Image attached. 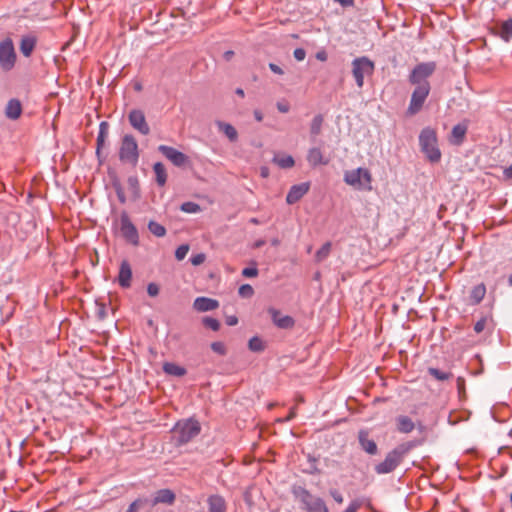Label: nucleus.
<instances>
[{
	"label": "nucleus",
	"instance_id": "11",
	"mask_svg": "<svg viewBox=\"0 0 512 512\" xmlns=\"http://www.w3.org/2000/svg\"><path fill=\"white\" fill-rule=\"evenodd\" d=\"M120 232L125 240L132 245L137 246L139 244L137 228L132 223L126 212H123L120 216Z\"/></svg>",
	"mask_w": 512,
	"mask_h": 512
},
{
	"label": "nucleus",
	"instance_id": "58",
	"mask_svg": "<svg viewBox=\"0 0 512 512\" xmlns=\"http://www.w3.org/2000/svg\"><path fill=\"white\" fill-rule=\"evenodd\" d=\"M254 117L258 122H261L263 120V114L260 110L254 111Z\"/></svg>",
	"mask_w": 512,
	"mask_h": 512
},
{
	"label": "nucleus",
	"instance_id": "15",
	"mask_svg": "<svg viewBox=\"0 0 512 512\" xmlns=\"http://www.w3.org/2000/svg\"><path fill=\"white\" fill-rule=\"evenodd\" d=\"M358 441L360 447L369 455H376L378 453V447L373 439L369 438V432L366 430H360L358 433Z\"/></svg>",
	"mask_w": 512,
	"mask_h": 512
},
{
	"label": "nucleus",
	"instance_id": "32",
	"mask_svg": "<svg viewBox=\"0 0 512 512\" xmlns=\"http://www.w3.org/2000/svg\"><path fill=\"white\" fill-rule=\"evenodd\" d=\"M500 37L505 41H509L512 38V19H508L502 23Z\"/></svg>",
	"mask_w": 512,
	"mask_h": 512
},
{
	"label": "nucleus",
	"instance_id": "43",
	"mask_svg": "<svg viewBox=\"0 0 512 512\" xmlns=\"http://www.w3.org/2000/svg\"><path fill=\"white\" fill-rule=\"evenodd\" d=\"M147 502L146 499H137L135 501H133L128 509H127V512H138L139 508L144 505L145 503Z\"/></svg>",
	"mask_w": 512,
	"mask_h": 512
},
{
	"label": "nucleus",
	"instance_id": "28",
	"mask_svg": "<svg viewBox=\"0 0 512 512\" xmlns=\"http://www.w3.org/2000/svg\"><path fill=\"white\" fill-rule=\"evenodd\" d=\"M153 171L156 176V182L159 186H164L167 182V172L165 166L161 162L153 165Z\"/></svg>",
	"mask_w": 512,
	"mask_h": 512
},
{
	"label": "nucleus",
	"instance_id": "35",
	"mask_svg": "<svg viewBox=\"0 0 512 512\" xmlns=\"http://www.w3.org/2000/svg\"><path fill=\"white\" fill-rule=\"evenodd\" d=\"M248 347L253 352H262L265 349V344L261 338L254 336L249 340Z\"/></svg>",
	"mask_w": 512,
	"mask_h": 512
},
{
	"label": "nucleus",
	"instance_id": "7",
	"mask_svg": "<svg viewBox=\"0 0 512 512\" xmlns=\"http://www.w3.org/2000/svg\"><path fill=\"white\" fill-rule=\"evenodd\" d=\"M435 69V62L417 64L409 75V82L415 86L429 84L428 78L434 73Z\"/></svg>",
	"mask_w": 512,
	"mask_h": 512
},
{
	"label": "nucleus",
	"instance_id": "46",
	"mask_svg": "<svg viewBox=\"0 0 512 512\" xmlns=\"http://www.w3.org/2000/svg\"><path fill=\"white\" fill-rule=\"evenodd\" d=\"M205 258H206L205 254L198 253V254L191 256L190 262L192 263V265L198 266V265H201L205 261Z\"/></svg>",
	"mask_w": 512,
	"mask_h": 512
},
{
	"label": "nucleus",
	"instance_id": "34",
	"mask_svg": "<svg viewBox=\"0 0 512 512\" xmlns=\"http://www.w3.org/2000/svg\"><path fill=\"white\" fill-rule=\"evenodd\" d=\"M323 116L322 115H316L310 124V132L313 136H317L320 134L323 124Z\"/></svg>",
	"mask_w": 512,
	"mask_h": 512
},
{
	"label": "nucleus",
	"instance_id": "4",
	"mask_svg": "<svg viewBox=\"0 0 512 512\" xmlns=\"http://www.w3.org/2000/svg\"><path fill=\"white\" fill-rule=\"evenodd\" d=\"M119 159L124 163L135 166L139 159L138 144L134 136L126 134L123 136L119 149Z\"/></svg>",
	"mask_w": 512,
	"mask_h": 512
},
{
	"label": "nucleus",
	"instance_id": "36",
	"mask_svg": "<svg viewBox=\"0 0 512 512\" xmlns=\"http://www.w3.org/2000/svg\"><path fill=\"white\" fill-rule=\"evenodd\" d=\"M274 162L281 168H291L294 166V159L292 156L275 157Z\"/></svg>",
	"mask_w": 512,
	"mask_h": 512
},
{
	"label": "nucleus",
	"instance_id": "49",
	"mask_svg": "<svg viewBox=\"0 0 512 512\" xmlns=\"http://www.w3.org/2000/svg\"><path fill=\"white\" fill-rule=\"evenodd\" d=\"M293 56L297 61H303L306 57V51L303 48H296Z\"/></svg>",
	"mask_w": 512,
	"mask_h": 512
},
{
	"label": "nucleus",
	"instance_id": "10",
	"mask_svg": "<svg viewBox=\"0 0 512 512\" xmlns=\"http://www.w3.org/2000/svg\"><path fill=\"white\" fill-rule=\"evenodd\" d=\"M430 84H424L422 86H416L412 92L410 103L407 109L409 115L417 114L423 107L429 93Z\"/></svg>",
	"mask_w": 512,
	"mask_h": 512
},
{
	"label": "nucleus",
	"instance_id": "12",
	"mask_svg": "<svg viewBox=\"0 0 512 512\" xmlns=\"http://www.w3.org/2000/svg\"><path fill=\"white\" fill-rule=\"evenodd\" d=\"M158 151L177 167H184L189 163V157L186 154L171 146L160 145Z\"/></svg>",
	"mask_w": 512,
	"mask_h": 512
},
{
	"label": "nucleus",
	"instance_id": "50",
	"mask_svg": "<svg viewBox=\"0 0 512 512\" xmlns=\"http://www.w3.org/2000/svg\"><path fill=\"white\" fill-rule=\"evenodd\" d=\"M330 495L333 497V499L338 503V504H342L343 501H344V498L342 496V494L338 491V490H331L330 491Z\"/></svg>",
	"mask_w": 512,
	"mask_h": 512
},
{
	"label": "nucleus",
	"instance_id": "14",
	"mask_svg": "<svg viewBox=\"0 0 512 512\" xmlns=\"http://www.w3.org/2000/svg\"><path fill=\"white\" fill-rule=\"evenodd\" d=\"M268 312L271 315L273 323L278 328L290 329L295 324V321L291 316L281 315L280 311L275 308H269Z\"/></svg>",
	"mask_w": 512,
	"mask_h": 512
},
{
	"label": "nucleus",
	"instance_id": "44",
	"mask_svg": "<svg viewBox=\"0 0 512 512\" xmlns=\"http://www.w3.org/2000/svg\"><path fill=\"white\" fill-rule=\"evenodd\" d=\"M211 349L219 355L226 354V347H225L224 343H222V342H219V341L213 342L211 344Z\"/></svg>",
	"mask_w": 512,
	"mask_h": 512
},
{
	"label": "nucleus",
	"instance_id": "9",
	"mask_svg": "<svg viewBox=\"0 0 512 512\" xmlns=\"http://www.w3.org/2000/svg\"><path fill=\"white\" fill-rule=\"evenodd\" d=\"M16 62V52L13 41L6 38L0 42V66L3 70H11Z\"/></svg>",
	"mask_w": 512,
	"mask_h": 512
},
{
	"label": "nucleus",
	"instance_id": "41",
	"mask_svg": "<svg viewBox=\"0 0 512 512\" xmlns=\"http://www.w3.org/2000/svg\"><path fill=\"white\" fill-rule=\"evenodd\" d=\"M188 251H189V245H188V244H182V245H180V246L176 249V251H175V257H176V259H177V260H179V261L183 260V259L186 257V255H187Z\"/></svg>",
	"mask_w": 512,
	"mask_h": 512
},
{
	"label": "nucleus",
	"instance_id": "60",
	"mask_svg": "<svg viewBox=\"0 0 512 512\" xmlns=\"http://www.w3.org/2000/svg\"><path fill=\"white\" fill-rule=\"evenodd\" d=\"M235 93L242 98L245 96L244 90L242 88H237Z\"/></svg>",
	"mask_w": 512,
	"mask_h": 512
},
{
	"label": "nucleus",
	"instance_id": "20",
	"mask_svg": "<svg viewBox=\"0 0 512 512\" xmlns=\"http://www.w3.org/2000/svg\"><path fill=\"white\" fill-rule=\"evenodd\" d=\"M208 511L209 512H226L227 504L225 499L219 495H210L207 499Z\"/></svg>",
	"mask_w": 512,
	"mask_h": 512
},
{
	"label": "nucleus",
	"instance_id": "40",
	"mask_svg": "<svg viewBox=\"0 0 512 512\" xmlns=\"http://www.w3.org/2000/svg\"><path fill=\"white\" fill-rule=\"evenodd\" d=\"M203 323L206 327L210 328L213 331H218L220 328V323L217 319L211 317H205L203 319Z\"/></svg>",
	"mask_w": 512,
	"mask_h": 512
},
{
	"label": "nucleus",
	"instance_id": "52",
	"mask_svg": "<svg viewBox=\"0 0 512 512\" xmlns=\"http://www.w3.org/2000/svg\"><path fill=\"white\" fill-rule=\"evenodd\" d=\"M269 68L275 74L282 75L284 73L283 69L277 64L270 63Z\"/></svg>",
	"mask_w": 512,
	"mask_h": 512
},
{
	"label": "nucleus",
	"instance_id": "64",
	"mask_svg": "<svg viewBox=\"0 0 512 512\" xmlns=\"http://www.w3.org/2000/svg\"><path fill=\"white\" fill-rule=\"evenodd\" d=\"M509 285L512 286V274L508 278Z\"/></svg>",
	"mask_w": 512,
	"mask_h": 512
},
{
	"label": "nucleus",
	"instance_id": "13",
	"mask_svg": "<svg viewBox=\"0 0 512 512\" xmlns=\"http://www.w3.org/2000/svg\"><path fill=\"white\" fill-rule=\"evenodd\" d=\"M128 120L130 125L143 135L150 133L149 125L146 122L144 113L141 110L133 109L129 112Z\"/></svg>",
	"mask_w": 512,
	"mask_h": 512
},
{
	"label": "nucleus",
	"instance_id": "29",
	"mask_svg": "<svg viewBox=\"0 0 512 512\" xmlns=\"http://www.w3.org/2000/svg\"><path fill=\"white\" fill-rule=\"evenodd\" d=\"M163 371L168 375L177 377H181L186 374V369L184 367L171 362H166L163 364Z\"/></svg>",
	"mask_w": 512,
	"mask_h": 512
},
{
	"label": "nucleus",
	"instance_id": "31",
	"mask_svg": "<svg viewBox=\"0 0 512 512\" xmlns=\"http://www.w3.org/2000/svg\"><path fill=\"white\" fill-rule=\"evenodd\" d=\"M331 248V242L324 243L322 247L315 253V261L317 263L324 261L330 255Z\"/></svg>",
	"mask_w": 512,
	"mask_h": 512
},
{
	"label": "nucleus",
	"instance_id": "6",
	"mask_svg": "<svg viewBox=\"0 0 512 512\" xmlns=\"http://www.w3.org/2000/svg\"><path fill=\"white\" fill-rule=\"evenodd\" d=\"M374 69V63L366 56L355 58L352 61V74L359 88L364 85V77L372 75Z\"/></svg>",
	"mask_w": 512,
	"mask_h": 512
},
{
	"label": "nucleus",
	"instance_id": "47",
	"mask_svg": "<svg viewBox=\"0 0 512 512\" xmlns=\"http://www.w3.org/2000/svg\"><path fill=\"white\" fill-rule=\"evenodd\" d=\"M242 275L248 278L256 277L258 275V269L255 266L246 267L242 270Z\"/></svg>",
	"mask_w": 512,
	"mask_h": 512
},
{
	"label": "nucleus",
	"instance_id": "57",
	"mask_svg": "<svg viewBox=\"0 0 512 512\" xmlns=\"http://www.w3.org/2000/svg\"><path fill=\"white\" fill-rule=\"evenodd\" d=\"M234 56V52L232 50H228L226 51L224 54H223V58L226 60V61H230L232 59V57Z\"/></svg>",
	"mask_w": 512,
	"mask_h": 512
},
{
	"label": "nucleus",
	"instance_id": "23",
	"mask_svg": "<svg viewBox=\"0 0 512 512\" xmlns=\"http://www.w3.org/2000/svg\"><path fill=\"white\" fill-rule=\"evenodd\" d=\"M37 39L34 36L27 35L23 36L20 42V51L25 57H29L35 46H36Z\"/></svg>",
	"mask_w": 512,
	"mask_h": 512
},
{
	"label": "nucleus",
	"instance_id": "18",
	"mask_svg": "<svg viewBox=\"0 0 512 512\" xmlns=\"http://www.w3.org/2000/svg\"><path fill=\"white\" fill-rule=\"evenodd\" d=\"M132 269L128 261L123 260L120 264L118 283L122 288L131 286Z\"/></svg>",
	"mask_w": 512,
	"mask_h": 512
},
{
	"label": "nucleus",
	"instance_id": "55",
	"mask_svg": "<svg viewBox=\"0 0 512 512\" xmlns=\"http://www.w3.org/2000/svg\"><path fill=\"white\" fill-rule=\"evenodd\" d=\"M504 176L507 178V179H512V164L505 168L504 170Z\"/></svg>",
	"mask_w": 512,
	"mask_h": 512
},
{
	"label": "nucleus",
	"instance_id": "22",
	"mask_svg": "<svg viewBox=\"0 0 512 512\" xmlns=\"http://www.w3.org/2000/svg\"><path fill=\"white\" fill-rule=\"evenodd\" d=\"M397 430L400 433L408 434L415 428V424L412 419L406 415H400L396 418Z\"/></svg>",
	"mask_w": 512,
	"mask_h": 512
},
{
	"label": "nucleus",
	"instance_id": "30",
	"mask_svg": "<svg viewBox=\"0 0 512 512\" xmlns=\"http://www.w3.org/2000/svg\"><path fill=\"white\" fill-rule=\"evenodd\" d=\"M108 135V123L103 121L100 123L99 125V132H98V136H97V154H99L100 152V149L103 147L104 143H105V139Z\"/></svg>",
	"mask_w": 512,
	"mask_h": 512
},
{
	"label": "nucleus",
	"instance_id": "61",
	"mask_svg": "<svg viewBox=\"0 0 512 512\" xmlns=\"http://www.w3.org/2000/svg\"><path fill=\"white\" fill-rule=\"evenodd\" d=\"M268 174H269V172H268V168H266V167H262V168H261V176H262V177H267V176H268Z\"/></svg>",
	"mask_w": 512,
	"mask_h": 512
},
{
	"label": "nucleus",
	"instance_id": "59",
	"mask_svg": "<svg viewBox=\"0 0 512 512\" xmlns=\"http://www.w3.org/2000/svg\"><path fill=\"white\" fill-rule=\"evenodd\" d=\"M296 415V411H295V408H292L289 415L286 417V421H290L292 420Z\"/></svg>",
	"mask_w": 512,
	"mask_h": 512
},
{
	"label": "nucleus",
	"instance_id": "51",
	"mask_svg": "<svg viewBox=\"0 0 512 512\" xmlns=\"http://www.w3.org/2000/svg\"><path fill=\"white\" fill-rule=\"evenodd\" d=\"M277 109L281 112V113H287L289 110H290V106L287 102H278L277 103Z\"/></svg>",
	"mask_w": 512,
	"mask_h": 512
},
{
	"label": "nucleus",
	"instance_id": "26",
	"mask_svg": "<svg viewBox=\"0 0 512 512\" xmlns=\"http://www.w3.org/2000/svg\"><path fill=\"white\" fill-rule=\"evenodd\" d=\"M216 125L218 129L223 132L231 142H235L238 139V132L231 124L217 121Z\"/></svg>",
	"mask_w": 512,
	"mask_h": 512
},
{
	"label": "nucleus",
	"instance_id": "5",
	"mask_svg": "<svg viewBox=\"0 0 512 512\" xmlns=\"http://www.w3.org/2000/svg\"><path fill=\"white\" fill-rule=\"evenodd\" d=\"M201 427L197 420L187 419L179 421L174 427V433L178 435V444H186L200 433Z\"/></svg>",
	"mask_w": 512,
	"mask_h": 512
},
{
	"label": "nucleus",
	"instance_id": "42",
	"mask_svg": "<svg viewBox=\"0 0 512 512\" xmlns=\"http://www.w3.org/2000/svg\"><path fill=\"white\" fill-rule=\"evenodd\" d=\"M362 506V501L359 499L352 500L343 512H358Z\"/></svg>",
	"mask_w": 512,
	"mask_h": 512
},
{
	"label": "nucleus",
	"instance_id": "56",
	"mask_svg": "<svg viewBox=\"0 0 512 512\" xmlns=\"http://www.w3.org/2000/svg\"><path fill=\"white\" fill-rule=\"evenodd\" d=\"M336 2L340 3L342 6H352L354 1L353 0H335Z\"/></svg>",
	"mask_w": 512,
	"mask_h": 512
},
{
	"label": "nucleus",
	"instance_id": "1",
	"mask_svg": "<svg viewBox=\"0 0 512 512\" xmlns=\"http://www.w3.org/2000/svg\"><path fill=\"white\" fill-rule=\"evenodd\" d=\"M411 442L398 445L385 456V459L378 463L374 470L377 474H388L393 472L403 461L406 454L411 450Z\"/></svg>",
	"mask_w": 512,
	"mask_h": 512
},
{
	"label": "nucleus",
	"instance_id": "33",
	"mask_svg": "<svg viewBox=\"0 0 512 512\" xmlns=\"http://www.w3.org/2000/svg\"><path fill=\"white\" fill-rule=\"evenodd\" d=\"M148 229L156 237H163L166 235V228L156 221H150L148 223Z\"/></svg>",
	"mask_w": 512,
	"mask_h": 512
},
{
	"label": "nucleus",
	"instance_id": "38",
	"mask_svg": "<svg viewBox=\"0 0 512 512\" xmlns=\"http://www.w3.org/2000/svg\"><path fill=\"white\" fill-rule=\"evenodd\" d=\"M181 210L186 213H198L201 208L197 203L194 202H185L181 205Z\"/></svg>",
	"mask_w": 512,
	"mask_h": 512
},
{
	"label": "nucleus",
	"instance_id": "3",
	"mask_svg": "<svg viewBox=\"0 0 512 512\" xmlns=\"http://www.w3.org/2000/svg\"><path fill=\"white\" fill-rule=\"evenodd\" d=\"M344 182L359 191L372 190V175L366 168H356L345 171Z\"/></svg>",
	"mask_w": 512,
	"mask_h": 512
},
{
	"label": "nucleus",
	"instance_id": "48",
	"mask_svg": "<svg viewBox=\"0 0 512 512\" xmlns=\"http://www.w3.org/2000/svg\"><path fill=\"white\" fill-rule=\"evenodd\" d=\"M147 293L151 296V297H155L159 294V287L157 284L155 283H149L148 286H147Z\"/></svg>",
	"mask_w": 512,
	"mask_h": 512
},
{
	"label": "nucleus",
	"instance_id": "63",
	"mask_svg": "<svg viewBox=\"0 0 512 512\" xmlns=\"http://www.w3.org/2000/svg\"><path fill=\"white\" fill-rule=\"evenodd\" d=\"M129 183L132 185H136L138 183L136 178H129Z\"/></svg>",
	"mask_w": 512,
	"mask_h": 512
},
{
	"label": "nucleus",
	"instance_id": "62",
	"mask_svg": "<svg viewBox=\"0 0 512 512\" xmlns=\"http://www.w3.org/2000/svg\"><path fill=\"white\" fill-rule=\"evenodd\" d=\"M117 194H118V198H119L120 202L124 203L125 202L124 194L120 191H118Z\"/></svg>",
	"mask_w": 512,
	"mask_h": 512
},
{
	"label": "nucleus",
	"instance_id": "37",
	"mask_svg": "<svg viewBox=\"0 0 512 512\" xmlns=\"http://www.w3.org/2000/svg\"><path fill=\"white\" fill-rule=\"evenodd\" d=\"M428 372L431 376L440 381L448 380L451 377V373L441 371L437 368H429Z\"/></svg>",
	"mask_w": 512,
	"mask_h": 512
},
{
	"label": "nucleus",
	"instance_id": "24",
	"mask_svg": "<svg viewBox=\"0 0 512 512\" xmlns=\"http://www.w3.org/2000/svg\"><path fill=\"white\" fill-rule=\"evenodd\" d=\"M467 127L464 124H457L453 127L450 136V142L455 145H460L466 135Z\"/></svg>",
	"mask_w": 512,
	"mask_h": 512
},
{
	"label": "nucleus",
	"instance_id": "25",
	"mask_svg": "<svg viewBox=\"0 0 512 512\" xmlns=\"http://www.w3.org/2000/svg\"><path fill=\"white\" fill-rule=\"evenodd\" d=\"M307 160L309 164L314 167L328 163V161L324 159L323 154L319 148H311L308 151Z\"/></svg>",
	"mask_w": 512,
	"mask_h": 512
},
{
	"label": "nucleus",
	"instance_id": "27",
	"mask_svg": "<svg viewBox=\"0 0 512 512\" xmlns=\"http://www.w3.org/2000/svg\"><path fill=\"white\" fill-rule=\"evenodd\" d=\"M486 294V287L484 284L476 285L472 288L470 292V301L472 304L477 305L479 304Z\"/></svg>",
	"mask_w": 512,
	"mask_h": 512
},
{
	"label": "nucleus",
	"instance_id": "16",
	"mask_svg": "<svg viewBox=\"0 0 512 512\" xmlns=\"http://www.w3.org/2000/svg\"><path fill=\"white\" fill-rule=\"evenodd\" d=\"M309 188V183L293 185L286 196V202L288 204L298 202L309 191Z\"/></svg>",
	"mask_w": 512,
	"mask_h": 512
},
{
	"label": "nucleus",
	"instance_id": "53",
	"mask_svg": "<svg viewBox=\"0 0 512 512\" xmlns=\"http://www.w3.org/2000/svg\"><path fill=\"white\" fill-rule=\"evenodd\" d=\"M316 58H317L319 61L324 62V61H326V60H327V53H326L324 50H322V51H318V52L316 53Z\"/></svg>",
	"mask_w": 512,
	"mask_h": 512
},
{
	"label": "nucleus",
	"instance_id": "17",
	"mask_svg": "<svg viewBox=\"0 0 512 512\" xmlns=\"http://www.w3.org/2000/svg\"><path fill=\"white\" fill-rule=\"evenodd\" d=\"M219 307V302L208 297H197L194 300L193 308L199 312H207L215 310Z\"/></svg>",
	"mask_w": 512,
	"mask_h": 512
},
{
	"label": "nucleus",
	"instance_id": "39",
	"mask_svg": "<svg viewBox=\"0 0 512 512\" xmlns=\"http://www.w3.org/2000/svg\"><path fill=\"white\" fill-rule=\"evenodd\" d=\"M238 293L243 298H250L254 294V290L251 285L243 284L239 287Z\"/></svg>",
	"mask_w": 512,
	"mask_h": 512
},
{
	"label": "nucleus",
	"instance_id": "2",
	"mask_svg": "<svg viewBox=\"0 0 512 512\" xmlns=\"http://www.w3.org/2000/svg\"><path fill=\"white\" fill-rule=\"evenodd\" d=\"M419 144L421 151L430 162L437 163L440 161L441 152L437 145L436 132L433 129L427 127L421 131L419 135Z\"/></svg>",
	"mask_w": 512,
	"mask_h": 512
},
{
	"label": "nucleus",
	"instance_id": "19",
	"mask_svg": "<svg viewBox=\"0 0 512 512\" xmlns=\"http://www.w3.org/2000/svg\"><path fill=\"white\" fill-rule=\"evenodd\" d=\"M175 499L176 495L172 490L160 489L154 495V498L152 500V506H155L157 504L172 505L175 502Z\"/></svg>",
	"mask_w": 512,
	"mask_h": 512
},
{
	"label": "nucleus",
	"instance_id": "21",
	"mask_svg": "<svg viewBox=\"0 0 512 512\" xmlns=\"http://www.w3.org/2000/svg\"><path fill=\"white\" fill-rule=\"evenodd\" d=\"M22 105L19 100L11 99L6 106L5 115L11 120H16L21 116Z\"/></svg>",
	"mask_w": 512,
	"mask_h": 512
},
{
	"label": "nucleus",
	"instance_id": "54",
	"mask_svg": "<svg viewBox=\"0 0 512 512\" xmlns=\"http://www.w3.org/2000/svg\"><path fill=\"white\" fill-rule=\"evenodd\" d=\"M226 322L229 326H234L238 323V319L236 316H230L227 318Z\"/></svg>",
	"mask_w": 512,
	"mask_h": 512
},
{
	"label": "nucleus",
	"instance_id": "8",
	"mask_svg": "<svg viewBox=\"0 0 512 512\" xmlns=\"http://www.w3.org/2000/svg\"><path fill=\"white\" fill-rule=\"evenodd\" d=\"M296 496L299 498L307 512H322L327 508V505L322 498L312 495L305 488H300L299 491L296 492Z\"/></svg>",
	"mask_w": 512,
	"mask_h": 512
},
{
	"label": "nucleus",
	"instance_id": "45",
	"mask_svg": "<svg viewBox=\"0 0 512 512\" xmlns=\"http://www.w3.org/2000/svg\"><path fill=\"white\" fill-rule=\"evenodd\" d=\"M487 323H488V319L487 317H482L481 319H479L475 325H474V331L476 333H481L482 331L485 330L486 326H487Z\"/></svg>",
	"mask_w": 512,
	"mask_h": 512
}]
</instances>
